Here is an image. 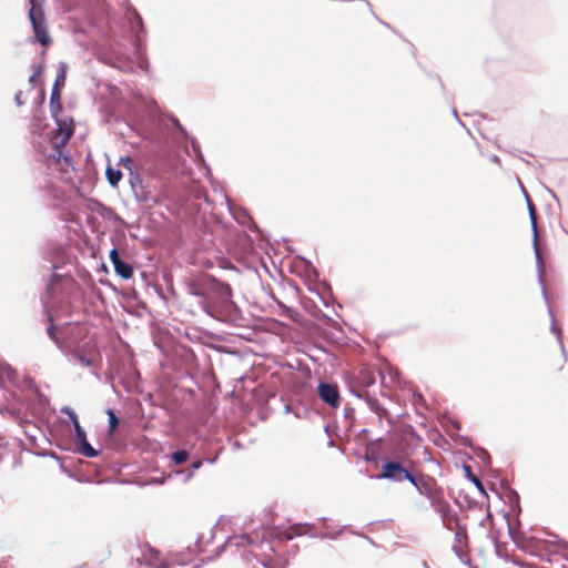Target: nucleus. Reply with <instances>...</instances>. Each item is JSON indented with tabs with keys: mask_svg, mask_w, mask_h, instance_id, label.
<instances>
[{
	"mask_svg": "<svg viewBox=\"0 0 568 568\" xmlns=\"http://www.w3.org/2000/svg\"><path fill=\"white\" fill-rule=\"evenodd\" d=\"M30 2L31 8L29 11V18L33 28L34 36L42 45H48L51 42V39L47 31L43 12L36 4V0H30Z\"/></svg>",
	"mask_w": 568,
	"mask_h": 568,
	"instance_id": "obj_1",
	"label": "nucleus"
},
{
	"mask_svg": "<svg viewBox=\"0 0 568 568\" xmlns=\"http://www.w3.org/2000/svg\"><path fill=\"white\" fill-rule=\"evenodd\" d=\"M57 129L51 136V143L57 151V156H61V149L68 143L73 134L74 128L72 120L55 118Z\"/></svg>",
	"mask_w": 568,
	"mask_h": 568,
	"instance_id": "obj_2",
	"label": "nucleus"
},
{
	"mask_svg": "<svg viewBox=\"0 0 568 568\" xmlns=\"http://www.w3.org/2000/svg\"><path fill=\"white\" fill-rule=\"evenodd\" d=\"M534 241H535V260H536V264H537V268H538L539 282L541 283V285H545L546 281H547V268L549 266L548 265L549 255H548V252L545 250L544 245L541 244V242L539 241L538 230H537L536 225H535Z\"/></svg>",
	"mask_w": 568,
	"mask_h": 568,
	"instance_id": "obj_3",
	"label": "nucleus"
},
{
	"mask_svg": "<svg viewBox=\"0 0 568 568\" xmlns=\"http://www.w3.org/2000/svg\"><path fill=\"white\" fill-rule=\"evenodd\" d=\"M417 491L427 497L432 504H435L440 498V491L436 487V484L433 479H425V478H416L413 476V481H410Z\"/></svg>",
	"mask_w": 568,
	"mask_h": 568,
	"instance_id": "obj_4",
	"label": "nucleus"
},
{
	"mask_svg": "<svg viewBox=\"0 0 568 568\" xmlns=\"http://www.w3.org/2000/svg\"><path fill=\"white\" fill-rule=\"evenodd\" d=\"M381 478H388L392 480L400 481L403 479H407L408 481H413V475L405 469L399 463L387 462L383 466Z\"/></svg>",
	"mask_w": 568,
	"mask_h": 568,
	"instance_id": "obj_5",
	"label": "nucleus"
},
{
	"mask_svg": "<svg viewBox=\"0 0 568 568\" xmlns=\"http://www.w3.org/2000/svg\"><path fill=\"white\" fill-rule=\"evenodd\" d=\"M318 395L325 403H327L332 407H338L339 394L336 385L321 383L318 385Z\"/></svg>",
	"mask_w": 568,
	"mask_h": 568,
	"instance_id": "obj_6",
	"label": "nucleus"
},
{
	"mask_svg": "<svg viewBox=\"0 0 568 568\" xmlns=\"http://www.w3.org/2000/svg\"><path fill=\"white\" fill-rule=\"evenodd\" d=\"M74 427L75 440L79 444V452L85 457H95L98 452L87 440V434L80 424Z\"/></svg>",
	"mask_w": 568,
	"mask_h": 568,
	"instance_id": "obj_7",
	"label": "nucleus"
},
{
	"mask_svg": "<svg viewBox=\"0 0 568 568\" xmlns=\"http://www.w3.org/2000/svg\"><path fill=\"white\" fill-rule=\"evenodd\" d=\"M114 270H115L116 274H119L122 278H125V280L132 277V275H133V270H132L131 265H129L128 263H125L123 261L115 263Z\"/></svg>",
	"mask_w": 568,
	"mask_h": 568,
	"instance_id": "obj_8",
	"label": "nucleus"
},
{
	"mask_svg": "<svg viewBox=\"0 0 568 568\" xmlns=\"http://www.w3.org/2000/svg\"><path fill=\"white\" fill-rule=\"evenodd\" d=\"M70 361H73L74 363L81 365V366H91L92 359L88 357L87 355L82 354L79 349H74L70 353Z\"/></svg>",
	"mask_w": 568,
	"mask_h": 568,
	"instance_id": "obj_9",
	"label": "nucleus"
},
{
	"mask_svg": "<svg viewBox=\"0 0 568 568\" xmlns=\"http://www.w3.org/2000/svg\"><path fill=\"white\" fill-rule=\"evenodd\" d=\"M105 174H106V178H108V181L109 183L112 185V186H116L118 183L121 181L122 179V173L120 170H116V169H113L111 166L106 168V171H105Z\"/></svg>",
	"mask_w": 568,
	"mask_h": 568,
	"instance_id": "obj_10",
	"label": "nucleus"
},
{
	"mask_svg": "<svg viewBox=\"0 0 568 568\" xmlns=\"http://www.w3.org/2000/svg\"><path fill=\"white\" fill-rule=\"evenodd\" d=\"M187 458L189 454L186 450H178L172 454V460L174 462L175 465L183 464L184 462L187 460Z\"/></svg>",
	"mask_w": 568,
	"mask_h": 568,
	"instance_id": "obj_11",
	"label": "nucleus"
},
{
	"mask_svg": "<svg viewBox=\"0 0 568 568\" xmlns=\"http://www.w3.org/2000/svg\"><path fill=\"white\" fill-rule=\"evenodd\" d=\"M59 101H60V87L54 84L52 88L51 98H50V103H51L52 110L55 109V104H57V108H59Z\"/></svg>",
	"mask_w": 568,
	"mask_h": 568,
	"instance_id": "obj_12",
	"label": "nucleus"
},
{
	"mask_svg": "<svg viewBox=\"0 0 568 568\" xmlns=\"http://www.w3.org/2000/svg\"><path fill=\"white\" fill-rule=\"evenodd\" d=\"M67 69H68L67 64L64 62H61L60 63V73L58 74V77L55 79V82H54V84H57L58 87L64 84L65 75H67Z\"/></svg>",
	"mask_w": 568,
	"mask_h": 568,
	"instance_id": "obj_13",
	"label": "nucleus"
},
{
	"mask_svg": "<svg viewBox=\"0 0 568 568\" xmlns=\"http://www.w3.org/2000/svg\"><path fill=\"white\" fill-rule=\"evenodd\" d=\"M106 414L109 416V430H110V433H113L115 430V428L118 427L119 419L112 409H108Z\"/></svg>",
	"mask_w": 568,
	"mask_h": 568,
	"instance_id": "obj_14",
	"label": "nucleus"
},
{
	"mask_svg": "<svg viewBox=\"0 0 568 568\" xmlns=\"http://www.w3.org/2000/svg\"><path fill=\"white\" fill-rule=\"evenodd\" d=\"M523 192H524L525 197H526V202H527V209H528L529 217H530V220L532 221V211H534L532 202L530 201L529 194H528V192H527L525 189H523Z\"/></svg>",
	"mask_w": 568,
	"mask_h": 568,
	"instance_id": "obj_15",
	"label": "nucleus"
},
{
	"mask_svg": "<svg viewBox=\"0 0 568 568\" xmlns=\"http://www.w3.org/2000/svg\"><path fill=\"white\" fill-rule=\"evenodd\" d=\"M120 164H122L129 171H132L133 160L130 156L121 158Z\"/></svg>",
	"mask_w": 568,
	"mask_h": 568,
	"instance_id": "obj_16",
	"label": "nucleus"
},
{
	"mask_svg": "<svg viewBox=\"0 0 568 568\" xmlns=\"http://www.w3.org/2000/svg\"><path fill=\"white\" fill-rule=\"evenodd\" d=\"M110 260L113 264V266L115 265V263L120 262L121 258L119 256V253L115 248H113L111 252H110Z\"/></svg>",
	"mask_w": 568,
	"mask_h": 568,
	"instance_id": "obj_17",
	"label": "nucleus"
},
{
	"mask_svg": "<svg viewBox=\"0 0 568 568\" xmlns=\"http://www.w3.org/2000/svg\"><path fill=\"white\" fill-rule=\"evenodd\" d=\"M48 334H49V336L51 337V339H53L54 342L57 341V338H55V334H54V327H53L52 325H50V326L48 327Z\"/></svg>",
	"mask_w": 568,
	"mask_h": 568,
	"instance_id": "obj_18",
	"label": "nucleus"
},
{
	"mask_svg": "<svg viewBox=\"0 0 568 568\" xmlns=\"http://www.w3.org/2000/svg\"><path fill=\"white\" fill-rule=\"evenodd\" d=\"M69 417H70L73 426H75L77 424H80L78 420L77 414L74 412Z\"/></svg>",
	"mask_w": 568,
	"mask_h": 568,
	"instance_id": "obj_19",
	"label": "nucleus"
},
{
	"mask_svg": "<svg viewBox=\"0 0 568 568\" xmlns=\"http://www.w3.org/2000/svg\"><path fill=\"white\" fill-rule=\"evenodd\" d=\"M541 546V541L538 540L537 538H535V545H534V548H535V555H537V551L538 549L540 548Z\"/></svg>",
	"mask_w": 568,
	"mask_h": 568,
	"instance_id": "obj_20",
	"label": "nucleus"
},
{
	"mask_svg": "<svg viewBox=\"0 0 568 568\" xmlns=\"http://www.w3.org/2000/svg\"><path fill=\"white\" fill-rule=\"evenodd\" d=\"M201 466H202V462H201V460L193 462V464H192V469H193V470H196V469H199Z\"/></svg>",
	"mask_w": 568,
	"mask_h": 568,
	"instance_id": "obj_21",
	"label": "nucleus"
},
{
	"mask_svg": "<svg viewBox=\"0 0 568 568\" xmlns=\"http://www.w3.org/2000/svg\"><path fill=\"white\" fill-rule=\"evenodd\" d=\"M61 412L67 414L68 416H70L73 413V410L70 407H62Z\"/></svg>",
	"mask_w": 568,
	"mask_h": 568,
	"instance_id": "obj_22",
	"label": "nucleus"
},
{
	"mask_svg": "<svg viewBox=\"0 0 568 568\" xmlns=\"http://www.w3.org/2000/svg\"><path fill=\"white\" fill-rule=\"evenodd\" d=\"M248 544H254V539L251 536L244 537Z\"/></svg>",
	"mask_w": 568,
	"mask_h": 568,
	"instance_id": "obj_23",
	"label": "nucleus"
},
{
	"mask_svg": "<svg viewBox=\"0 0 568 568\" xmlns=\"http://www.w3.org/2000/svg\"><path fill=\"white\" fill-rule=\"evenodd\" d=\"M192 476H193V471H190V473L187 474V476H186V479L192 478Z\"/></svg>",
	"mask_w": 568,
	"mask_h": 568,
	"instance_id": "obj_24",
	"label": "nucleus"
},
{
	"mask_svg": "<svg viewBox=\"0 0 568 568\" xmlns=\"http://www.w3.org/2000/svg\"><path fill=\"white\" fill-rule=\"evenodd\" d=\"M475 483H476L477 486H479V487L481 486V484H480V481L478 479H475Z\"/></svg>",
	"mask_w": 568,
	"mask_h": 568,
	"instance_id": "obj_25",
	"label": "nucleus"
},
{
	"mask_svg": "<svg viewBox=\"0 0 568 568\" xmlns=\"http://www.w3.org/2000/svg\"><path fill=\"white\" fill-rule=\"evenodd\" d=\"M493 161L498 162V158L497 156H493Z\"/></svg>",
	"mask_w": 568,
	"mask_h": 568,
	"instance_id": "obj_26",
	"label": "nucleus"
}]
</instances>
